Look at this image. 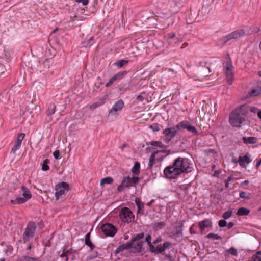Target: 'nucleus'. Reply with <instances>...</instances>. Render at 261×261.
I'll return each instance as SVG.
<instances>
[{
  "instance_id": "1",
  "label": "nucleus",
  "mask_w": 261,
  "mask_h": 261,
  "mask_svg": "<svg viewBox=\"0 0 261 261\" xmlns=\"http://www.w3.org/2000/svg\"><path fill=\"white\" fill-rule=\"evenodd\" d=\"M192 171L188 159L178 157L174 160L172 166L165 168L164 173L169 179H175L182 173H188Z\"/></svg>"
},
{
  "instance_id": "2",
  "label": "nucleus",
  "mask_w": 261,
  "mask_h": 261,
  "mask_svg": "<svg viewBox=\"0 0 261 261\" xmlns=\"http://www.w3.org/2000/svg\"><path fill=\"white\" fill-rule=\"evenodd\" d=\"M249 107L246 105H242L239 109L233 111L229 116V122L234 127H240L241 124L245 120Z\"/></svg>"
},
{
  "instance_id": "3",
  "label": "nucleus",
  "mask_w": 261,
  "mask_h": 261,
  "mask_svg": "<svg viewBox=\"0 0 261 261\" xmlns=\"http://www.w3.org/2000/svg\"><path fill=\"white\" fill-rule=\"evenodd\" d=\"M139 180V178L136 176L133 177H130L129 176L124 177L121 184L118 187L117 190L119 192H121L125 188L129 189L132 187H134L138 183Z\"/></svg>"
},
{
  "instance_id": "4",
  "label": "nucleus",
  "mask_w": 261,
  "mask_h": 261,
  "mask_svg": "<svg viewBox=\"0 0 261 261\" xmlns=\"http://www.w3.org/2000/svg\"><path fill=\"white\" fill-rule=\"evenodd\" d=\"M55 197L56 200L60 198L63 200L65 198V193L69 190V184L65 182L59 183L55 186Z\"/></svg>"
},
{
  "instance_id": "5",
  "label": "nucleus",
  "mask_w": 261,
  "mask_h": 261,
  "mask_svg": "<svg viewBox=\"0 0 261 261\" xmlns=\"http://www.w3.org/2000/svg\"><path fill=\"white\" fill-rule=\"evenodd\" d=\"M245 35L246 33L244 30L238 29L222 37L220 39V41L222 44L224 45L232 39H238Z\"/></svg>"
},
{
  "instance_id": "6",
  "label": "nucleus",
  "mask_w": 261,
  "mask_h": 261,
  "mask_svg": "<svg viewBox=\"0 0 261 261\" xmlns=\"http://www.w3.org/2000/svg\"><path fill=\"white\" fill-rule=\"evenodd\" d=\"M144 237V233L143 232H141L138 234H137L136 236L133 237L132 240L127 242L125 244H122L120 245L115 251V253L116 254H118L120 252L124 250H127L131 248L133 246V244L134 242L137 240H139L142 239Z\"/></svg>"
},
{
  "instance_id": "7",
  "label": "nucleus",
  "mask_w": 261,
  "mask_h": 261,
  "mask_svg": "<svg viewBox=\"0 0 261 261\" xmlns=\"http://www.w3.org/2000/svg\"><path fill=\"white\" fill-rule=\"evenodd\" d=\"M223 65L227 82L229 85H231L233 80L234 71L230 59L227 58L226 63Z\"/></svg>"
},
{
  "instance_id": "8",
  "label": "nucleus",
  "mask_w": 261,
  "mask_h": 261,
  "mask_svg": "<svg viewBox=\"0 0 261 261\" xmlns=\"http://www.w3.org/2000/svg\"><path fill=\"white\" fill-rule=\"evenodd\" d=\"M36 229V225L35 222L31 221L28 223L22 236V239L24 242L33 239Z\"/></svg>"
},
{
  "instance_id": "9",
  "label": "nucleus",
  "mask_w": 261,
  "mask_h": 261,
  "mask_svg": "<svg viewBox=\"0 0 261 261\" xmlns=\"http://www.w3.org/2000/svg\"><path fill=\"white\" fill-rule=\"evenodd\" d=\"M178 123L174 127H168L163 131L164 135V141L166 142H170L176 135V133L180 130L179 127H178Z\"/></svg>"
},
{
  "instance_id": "10",
  "label": "nucleus",
  "mask_w": 261,
  "mask_h": 261,
  "mask_svg": "<svg viewBox=\"0 0 261 261\" xmlns=\"http://www.w3.org/2000/svg\"><path fill=\"white\" fill-rule=\"evenodd\" d=\"M119 215L121 219L128 223L133 222L135 219L133 212L127 207L122 208L120 211Z\"/></svg>"
},
{
  "instance_id": "11",
  "label": "nucleus",
  "mask_w": 261,
  "mask_h": 261,
  "mask_svg": "<svg viewBox=\"0 0 261 261\" xmlns=\"http://www.w3.org/2000/svg\"><path fill=\"white\" fill-rule=\"evenodd\" d=\"M101 230L106 236L113 237L117 232L115 226L110 223H106L101 226Z\"/></svg>"
},
{
  "instance_id": "12",
  "label": "nucleus",
  "mask_w": 261,
  "mask_h": 261,
  "mask_svg": "<svg viewBox=\"0 0 261 261\" xmlns=\"http://www.w3.org/2000/svg\"><path fill=\"white\" fill-rule=\"evenodd\" d=\"M166 41L169 45L173 46L179 44L182 41V39L176 37V34L174 32H171L167 34Z\"/></svg>"
},
{
  "instance_id": "13",
  "label": "nucleus",
  "mask_w": 261,
  "mask_h": 261,
  "mask_svg": "<svg viewBox=\"0 0 261 261\" xmlns=\"http://www.w3.org/2000/svg\"><path fill=\"white\" fill-rule=\"evenodd\" d=\"M180 130L181 128L186 129L193 135H197L198 131L195 126H192L188 121H182L178 123Z\"/></svg>"
},
{
  "instance_id": "14",
  "label": "nucleus",
  "mask_w": 261,
  "mask_h": 261,
  "mask_svg": "<svg viewBox=\"0 0 261 261\" xmlns=\"http://www.w3.org/2000/svg\"><path fill=\"white\" fill-rule=\"evenodd\" d=\"M124 107V102L122 99H119L116 101L113 105L110 111H109V115L114 116L117 114L118 112L121 111Z\"/></svg>"
},
{
  "instance_id": "15",
  "label": "nucleus",
  "mask_w": 261,
  "mask_h": 261,
  "mask_svg": "<svg viewBox=\"0 0 261 261\" xmlns=\"http://www.w3.org/2000/svg\"><path fill=\"white\" fill-rule=\"evenodd\" d=\"M198 226L200 229L201 233L203 234V231L206 228L212 227V222L211 219H205L199 222Z\"/></svg>"
},
{
  "instance_id": "16",
  "label": "nucleus",
  "mask_w": 261,
  "mask_h": 261,
  "mask_svg": "<svg viewBox=\"0 0 261 261\" xmlns=\"http://www.w3.org/2000/svg\"><path fill=\"white\" fill-rule=\"evenodd\" d=\"M24 136V134L23 133H20L18 135L17 140L15 142V145L11 149V152L15 153L16 151L20 148L22 141L23 140Z\"/></svg>"
},
{
  "instance_id": "17",
  "label": "nucleus",
  "mask_w": 261,
  "mask_h": 261,
  "mask_svg": "<svg viewBox=\"0 0 261 261\" xmlns=\"http://www.w3.org/2000/svg\"><path fill=\"white\" fill-rule=\"evenodd\" d=\"M238 162L241 167H245L246 165L250 163L251 162V160L247 154H245L243 156H240Z\"/></svg>"
},
{
  "instance_id": "18",
  "label": "nucleus",
  "mask_w": 261,
  "mask_h": 261,
  "mask_svg": "<svg viewBox=\"0 0 261 261\" xmlns=\"http://www.w3.org/2000/svg\"><path fill=\"white\" fill-rule=\"evenodd\" d=\"M171 245L170 242H165L163 246L159 245L156 247V254L163 253L167 248H169Z\"/></svg>"
},
{
  "instance_id": "19",
  "label": "nucleus",
  "mask_w": 261,
  "mask_h": 261,
  "mask_svg": "<svg viewBox=\"0 0 261 261\" xmlns=\"http://www.w3.org/2000/svg\"><path fill=\"white\" fill-rule=\"evenodd\" d=\"M135 202L137 207L138 214L143 215L144 214V203L139 198H136Z\"/></svg>"
},
{
  "instance_id": "20",
  "label": "nucleus",
  "mask_w": 261,
  "mask_h": 261,
  "mask_svg": "<svg viewBox=\"0 0 261 261\" xmlns=\"http://www.w3.org/2000/svg\"><path fill=\"white\" fill-rule=\"evenodd\" d=\"M144 242L141 240H137L133 244V247L137 252H140L142 251V246Z\"/></svg>"
},
{
  "instance_id": "21",
  "label": "nucleus",
  "mask_w": 261,
  "mask_h": 261,
  "mask_svg": "<svg viewBox=\"0 0 261 261\" xmlns=\"http://www.w3.org/2000/svg\"><path fill=\"white\" fill-rule=\"evenodd\" d=\"M56 110V106L55 103H49L47 106V109L46 112V114L47 116L50 117L52 115H53Z\"/></svg>"
},
{
  "instance_id": "22",
  "label": "nucleus",
  "mask_w": 261,
  "mask_h": 261,
  "mask_svg": "<svg viewBox=\"0 0 261 261\" xmlns=\"http://www.w3.org/2000/svg\"><path fill=\"white\" fill-rule=\"evenodd\" d=\"M242 140L243 141V142L246 144H255L257 142V139L256 137H243L242 138Z\"/></svg>"
},
{
  "instance_id": "23",
  "label": "nucleus",
  "mask_w": 261,
  "mask_h": 261,
  "mask_svg": "<svg viewBox=\"0 0 261 261\" xmlns=\"http://www.w3.org/2000/svg\"><path fill=\"white\" fill-rule=\"evenodd\" d=\"M50 50L48 49L46 51L45 55L46 56L48 57V58L46 59V60L43 62V64L45 68H49L50 67L51 60L52 59V57H49L48 54L50 53Z\"/></svg>"
},
{
  "instance_id": "24",
  "label": "nucleus",
  "mask_w": 261,
  "mask_h": 261,
  "mask_svg": "<svg viewBox=\"0 0 261 261\" xmlns=\"http://www.w3.org/2000/svg\"><path fill=\"white\" fill-rule=\"evenodd\" d=\"M250 210L244 207H240L236 213L238 216H246L250 213Z\"/></svg>"
},
{
  "instance_id": "25",
  "label": "nucleus",
  "mask_w": 261,
  "mask_h": 261,
  "mask_svg": "<svg viewBox=\"0 0 261 261\" xmlns=\"http://www.w3.org/2000/svg\"><path fill=\"white\" fill-rule=\"evenodd\" d=\"M161 152V151H155L153 152L149 158V161L148 163V168H152L153 165L154 164V160L155 158V155Z\"/></svg>"
},
{
  "instance_id": "26",
  "label": "nucleus",
  "mask_w": 261,
  "mask_h": 261,
  "mask_svg": "<svg viewBox=\"0 0 261 261\" xmlns=\"http://www.w3.org/2000/svg\"><path fill=\"white\" fill-rule=\"evenodd\" d=\"M140 163L138 162H135L134 167L132 169V172L134 176H138L140 173Z\"/></svg>"
},
{
  "instance_id": "27",
  "label": "nucleus",
  "mask_w": 261,
  "mask_h": 261,
  "mask_svg": "<svg viewBox=\"0 0 261 261\" xmlns=\"http://www.w3.org/2000/svg\"><path fill=\"white\" fill-rule=\"evenodd\" d=\"M21 189L23 191V196L27 200L30 199L32 197L30 190L25 186H22Z\"/></svg>"
},
{
  "instance_id": "28",
  "label": "nucleus",
  "mask_w": 261,
  "mask_h": 261,
  "mask_svg": "<svg viewBox=\"0 0 261 261\" xmlns=\"http://www.w3.org/2000/svg\"><path fill=\"white\" fill-rule=\"evenodd\" d=\"M90 233H88L85 236V244L87 245L91 250L95 248V246L92 243L90 240Z\"/></svg>"
},
{
  "instance_id": "29",
  "label": "nucleus",
  "mask_w": 261,
  "mask_h": 261,
  "mask_svg": "<svg viewBox=\"0 0 261 261\" xmlns=\"http://www.w3.org/2000/svg\"><path fill=\"white\" fill-rule=\"evenodd\" d=\"M27 200L24 197H18L15 200H11L10 202L12 204H21L25 203Z\"/></svg>"
},
{
  "instance_id": "30",
  "label": "nucleus",
  "mask_w": 261,
  "mask_h": 261,
  "mask_svg": "<svg viewBox=\"0 0 261 261\" xmlns=\"http://www.w3.org/2000/svg\"><path fill=\"white\" fill-rule=\"evenodd\" d=\"M113 181V179L111 177H107L106 178H103L100 180V185L102 186L104 184H110L112 183Z\"/></svg>"
},
{
  "instance_id": "31",
  "label": "nucleus",
  "mask_w": 261,
  "mask_h": 261,
  "mask_svg": "<svg viewBox=\"0 0 261 261\" xmlns=\"http://www.w3.org/2000/svg\"><path fill=\"white\" fill-rule=\"evenodd\" d=\"M127 73V72L126 71H123L118 72L117 74H115L114 76L116 80H120L122 79L123 77H124L125 75H126Z\"/></svg>"
},
{
  "instance_id": "32",
  "label": "nucleus",
  "mask_w": 261,
  "mask_h": 261,
  "mask_svg": "<svg viewBox=\"0 0 261 261\" xmlns=\"http://www.w3.org/2000/svg\"><path fill=\"white\" fill-rule=\"evenodd\" d=\"M128 63L127 60H120L115 63V65L119 68L122 67Z\"/></svg>"
},
{
  "instance_id": "33",
  "label": "nucleus",
  "mask_w": 261,
  "mask_h": 261,
  "mask_svg": "<svg viewBox=\"0 0 261 261\" xmlns=\"http://www.w3.org/2000/svg\"><path fill=\"white\" fill-rule=\"evenodd\" d=\"M205 237L208 239H213L216 240H221L222 239L220 236L213 233L208 234Z\"/></svg>"
},
{
  "instance_id": "34",
  "label": "nucleus",
  "mask_w": 261,
  "mask_h": 261,
  "mask_svg": "<svg viewBox=\"0 0 261 261\" xmlns=\"http://www.w3.org/2000/svg\"><path fill=\"white\" fill-rule=\"evenodd\" d=\"M149 144L153 146H158L161 148H163L164 145L161 141H152L149 142Z\"/></svg>"
},
{
  "instance_id": "35",
  "label": "nucleus",
  "mask_w": 261,
  "mask_h": 261,
  "mask_svg": "<svg viewBox=\"0 0 261 261\" xmlns=\"http://www.w3.org/2000/svg\"><path fill=\"white\" fill-rule=\"evenodd\" d=\"M166 225V223L165 222H156L154 224V227L156 229H161L164 228Z\"/></svg>"
},
{
  "instance_id": "36",
  "label": "nucleus",
  "mask_w": 261,
  "mask_h": 261,
  "mask_svg": "<svg viewBox=\"0 0 261 261\" xmlns=\"http://www.w3.org/2000/svg\"><path fill=\"white\" fill-rule=\"evenodd\" d=\"M49 162V160L48 159H45L43 161V164L42 166V170L43 171H47L49 170V167L47 165V164Z\"/></svg>"
},
{
  "instance_id": "37",
  "label": "nucleus",
  "mask_w": 261,
  "mask_h": 261,
  "mask_svg": "<svg viewBox=\"0 0 261 261\" xmlns=\"http://www.w3.org/2000/svg\"><path fill=\"white\" fill-rule=\"evenodd\" d=\"M260 94H261V90H257L256 89H252V90L250 93V95L251 96H256L259 95Z\"/></svg>"
},
{
  "instance_id": "38",
  "label": "nucleus",
  "mask_w": 261,
  "mask_h": 261,
  "mask_svg": "<svg viewBox=\"0 0 261 261\" xmlns=\"http://www.w3.org/2000/svg\"><path fill=\"white\" fill-rule=\"evenodd\" d=\"M232 212L231 210H228L226 211L222 215L224 219H228L232 216Z\"/></svg>"
},
{
  "instance_id": "39",
  "label": "nucleus",
  "mask_w": 261,
  "mask_h": 261,
  "mask_svg": "<svg viewBox=\"0 0 261 261\" xmlns=\"http://www.w3.org/2000/svg\"><path fill=\"white\" fill-rule=\"evenodd\" d=\"M239 196L240 198L245 199H249L250 198L249 195H247V193L244 191L241 192Z\"/></svg>"
},
{
  "instance_id": "40",
  "label": "nucleus",
  "mask_w": 261,
  "mask_h": 261,
  "mask_svg": "<svg viewBox=\"0 0 261 261\" xmlns=\"http://www.w3.org/2000/svg\"><path fill=\"white\" fill-rule=\"evenodd\" d=\"M100 106H101V102H97V101H96L95 103L89 106V108H90V109L93 110L95 109H96V108H97L98 107H99Z\"/></svg>"
},
{
  "instance_id": "41",
  "label": "nucleus",
  "mask_w": 261,
  "mask_h": 261,
  "mask_svg": "<svg viewBox=\"0 0 261 261\" xmlns=\"http://www.w3.org/2000/svg\"><path fill=\"white\" fill-rule=\"evenodd\" d=\"M116 80L115 79V78L114 77V76H113L112 77L110 78L108 81V82H107L106 85H105V87H110L111 85L113 84V83L114 82V81H115Z\"/></svg>"
},
{
  "instance_id": "42",
  "label": "nucleus",
  "mask_w": 261,
  "mask_h": 261,
  "mask_svg": "<svg viewBox=\"0 0 261 261\" xmlns=\"http://www.w3.org/2000/svg\"><path fill=\"white\" fill-rule=\"evenodd\" d=\"M218 225L220 227H224L227 225V222L225 219L220 220L218 222Z\"/></svg>"
},
{
  "instance_id": "43",
  "label": "nucleus",
  "mask_w": 261,
  "mask_h": 261,
  "mask_svg": "<svg viewBox=\"0 0 261 261\" xmlns=\"http://www.w3.org/2000/svg\"><path fill=\"white\" fill-rule=\"evenodd\" d=\"M228 251L230 254L234 256H237L238 255L237 250L233 247L230 248Z\"/></svg>"
},
{
  "instance_id": "44",
  "label": "nucleus",
  "mask_w": 261,
  "mask_h": 261,
  "mask_svg": "<svg viewBox=\"0 0 261 261\" xmlns=\"http://www.w3.org/2000/svg\"><path fill=\"white\" fill-rule=\"evenodd\" d=\"M148 245L149 246L150 251L151 253H154V254H156V247L154 246L153 244L151 243L150 244H148Z\"/></svg>"
},
{
  "instance_id": "45",
  "label": "nucleus",
  "mask_w": 261,
  "mask_h": 261,
  "mask_svg": "<svg viewBox=\"0 0 261 261\" xmlns=\"http://www.w3.org/2000/svg\"><path fill=\"white\" fill-rule=\"evenodd\" d=\"M108 95L106 94L103 97L100 98L99 100L97 101V102H101V105L105 103V100L108 99Z\"/></svg>"
},
{
  "instance_id": "46",
  "label": "nucleus",
  "mask_w": 261,
  "mask_h": 261,
  "mask_svg": "<svg viewBox=\"0 0 261 261\" xmlns=\"http://www.w3.org/2000/svg\"><path fill=\"white\" fill-rule=\"evenodd\" d=\"M20 261H35V259L31 257L24 256L20 259Z\"/></svg>"
},
{
  "instance_id": "47",
  "label": "nucleus",
  "mask_w": 261,
  "mask_h": 261,
  "mask_svg": "<svg viewBox=\"0 0 261 261\" xmlns=\"http://www.w3.org/2000/svg\"><path fill=\"white\" fill-rule=\"evenodd\" d=\"M174 234L177 237H180L182 236V229H176V232H175Z\"/></svg>"
},
{
  "instance_id": "48",
  "label": "nucleus",
  "mask_w": 261,
  "mask_h": 261,
  "mask_svg": "<svg viewBox=\"0 0 261 261\" xmlns=\"http://www.w3.org/2000/svg\"><path fill=\"white\" fill-rule=\"evenodd\" d=\"M59 256L61 258H64L63 261H68V258L67 255L65 254V252L63 250V252L61 254H59Z\"/></svg>"
},
{
  "instance_id": "49",
  "label": "nucleus",
  "mask_w": 261,
  "mask_h": 261,
  "mask_svg": "<svg viewBox=\"0 0 261 261\" xmlns=\"http://www.w3.org/2000/svg\"><path fill=\"white\" fill-rule=\"evenodd\" d=\"M251 259L252 261H261V256L253 254Z\"/></svg>"
},
{
  "instance_id": "50",
  "label": "nucleus",
  "mask_w": 261,
  "mask_h": 261,
  "mask_svg": "<svg viewBox=\"0 0 261 261\" xmlns=\"http://www.w3.org/2000/svg\"><path fill=\"white\" fill-rule=\"evenodd\" d=\"M251 259L252 261H261V256L253 254Z\"/></svg>"
},
{
  "instance_id": "51",
  "label": "nucleus",
  "mask_w": 261,
  "mask_h": 261,
  "mask_svg": "<svg viewBox=\"0 0 261 261\" xmlns=\"http://www.w3.org/2000/svg\"><path fill=\"white\" fill-rule=\"evenodd\" d=\"M60 151L59 150H56L54 153H53V155H54V157L56 159H58L59 158V156H60Z\"/></svg>"
},
{
  "instance_id": "52",
  "label": "nucleus",
  "mask_w": 261,
  "mask_h": 261,
  "mask_svg": "<svg viewBox=\"0 0 261 261\" xmlns=\"http://www.w3.org/2000/svg\"><path fill=\"white\" fill-rule=\"evenodd\" d=\"M6 69L4 65L0 64V76L5 73Z\"/></svg>"
},
{
  "instance_id": "53",
  "label": "nucleus",
  "mask_w": 261,
  "mask_h": 261,
  "mask_svg": "<svg viewBox=\"0 0 261 261\" xmlns=\"http://www.w3.org/2000/svg\"><path fill=\"white\" fill-rule=\"evenodd\" d=\"M77 3H81L83 5H87L88 3V0H74Z\"/></svg>"
},
{
  "instance_id": "54",
  "label": "nucleus",
  "mask_w": 261,
  "mask_h": 261,
  "mask_svg": "<svg viewBox=\"0 0 261 261\" xmlns=\"http://www.w3.org/2000/svg\"><path fill=\"white\" fill-rule=\"evenodd\" d=\"M151 237L150 234H148L146 236L145 238V242H147V244H150L151 243Z\"/></svg>"
},
{
  "instance_id": "55",
  "label": "nucleus",
  "mask_w": 261,
  "mask_h": 261,
  "mask_svg": "<svg viewBox=\"0 0 261 261\" xmlns=\"http://www.w3.org/2000/svg\"><path fill=\"white\" fill-rule=\"evenodd\" d=\"M162 237H158L155 240H154L153 241V243H153V244H157V243H160V242H162Z\"/></svg>"
},
{
  "instance_id": "56",
  "label": "nucleus",
  "mask_w": 261,
  "mask_h": 261,
  "mask_svg": "<svg viewBox=\"0 0 261 261\" xmlns=\"http://www.w3.org/2000/svg\"><path fill=\"white\" fill-rule=\"evenodd\" d=\"M249 110L252 113H257L258 111V109L256 107H251L249 109Z\"/></svg>"
},
{
  "instance_id": "57",
  "label": "nucleus",
  "mask_w": 261,
  "mask_h": 261,
  "mask_svg": "<svg viewBox=\"0 0 261 261\" xmlns=\"http://www.w3.org/2000/svg\"><path fill=\"white\" fill-rule=\"evenodd\" d=\"M63 251H64V252H65V254L67 255L68 257L69 255L72 253V250L71 249H69L68 250H66L65 249H64Z\"/></svg>"
},
{
  "instance_id": "58",
  "label": "nucleus",
  "mask_w": 261,
  "mask_h": 261,
  "mask_svg": "<svg viewBox=\"0 0 261 261\" xmlns=\"http://www.w3.org/2000/svg\"><path fill=\"white\" fill-rule=\"evenodd\" d=\"M183 225H184L183 222L182 221L179 222L178 223V225L177 226H176L175 229H182V227L183 226Z\"/></svg>"
},
{
  "instance_id": "59",
  "label": "nucleus",
  "mask_w": 261,
  "mask_h": 261,
  "mask_svg": "<svg viewBox=\"0 0 261 261\" xmlns=\"http://www.w3.org/2000/svg\"><path fill=\"white\" fill-rule=\"evenodd\" d=\"M234 224L233 222H229L226 226L228 229H230L234 226Z\"/></svg>"
},
{
  "instance_id": "60",
  "label": "nucleus",
  "mask_w": 261,
  "mask_h": 261,
  "mask_svg": "<svg viewBox=\"0 0 261 261\" xmlns=\"http://www.w3.org/2000/svg\"><path fill=\"white\" fill-rule=\"evenodd\" d=\"M137 99L140 101H142L144 99V98L141 95H138L137 97Z\"/></svg>"
},
{
  "instance_id": "61",
  "label": "nucleus",
  "mask_w": 261,
  "mask_h": 261,
  "mask_svg": "<svg viewBox=\"0 0 261 261\" xmlns=\"http://www.w3.org/2000/svg\"><path fill=\"white\" fill-rule=\"evenodd\" d=\"M207 64V63L206 62H200L199 63V66L201 67H205Z\"/></svg>"
},
{
  "instance_id": "62",
  "label": "nucleus",
  "mask_w": 261,
  "mask_h": 261,
  "mask_svg": "<svg viewBox=\"0 0 261 261\" xmlns=\"http://www.w3.org/2000/svg\"><path fill=\"white\" fill-rule=\"evenodd\" d=\"M151 127L152 128V129L153 130V131H159L160 130V128H159V126H155L154 127H153V126H151Z\"/></svg>"
},
{
  "instance_id": "63",
  "label": "nucleus",
  "mask_w": 261,
  "mask_h": 261,
  "mask_svg": "<svg viewBox=\"0 0 261 261\" xmlns=\"http://www.w3.org/2000/svg\"><path fill=\"white\" fill-rule=\"evenodd\" d=\"M261 165V159H259L256 163V168H257L259 167V166Z\"/></svg>"
},
{
  "instance_id": "64",
  "label": "nucleus",
  "mask_w": 261,
  "mask_h": 261,
  "mask_svg": "<svg viewBox=\"0 0 261 261\" xmlns=\"http://www.w3.org/2000/svg\"><path fill=\"white\" fill-rule=\"evenodd\" d=\"M193 226H192L190 228V232L191 234H195V232L193 230Z\"/></svg>"
}]
</instances>
